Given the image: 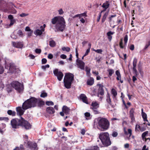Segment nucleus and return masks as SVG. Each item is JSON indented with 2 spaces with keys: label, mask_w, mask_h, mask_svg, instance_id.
Masks as SVG:
<instances>
[{
  "label": "nucleus",
  "mask_w": 150,
  "mask_h": 150,
  "mask_svg": "<svg viewBox=\"0 0 150 150\" xmlns=\"http://www.w3.org/2000/svg\"><path fill=\"white\" fill-rule=\"evenodd\" d=\"M52 23L53 24H56L55 27L57 30L62 31L65 28V21L64 18L62 16L54 17L52 19Z\"/></svg>",
  "instance_id": "f257e3e1"
},
{
  "label": "nucleus",
  "mask_w": 150,
  "mask_h": 150,
  "mask_svg": "<svg viewBox=\"0 0 150 150\" xmlns=\"http://www.w3.org/2000/svg\"><path fill=\"white\" fill-rule=\"evenodd\" d=\"M98 122V128L99 127L102 130L105 131L107 130L109 127L110 123L107 119L105 118L99 117L97 119Z\"/></svg>",
  "instance_id": "f03ea898"
},
{
  "label": "nucleus",
  "mask_w": 150,
  "mask_h": 150,
  "mask_svg": "<svg viewBox=\"0 0 150 150\" xmlns=\"http://www.w3.org/2000/svg\"><path fill=\"white\" fill-rule=\"evenodd\" d=\"M38 100L34 97H32L25 101L22 105V108L23 110H26L36 106Z\"/></svg>",
  "instance_id": "7ed1b4c3"
},
{
  "label": "nucleus",
  "mask_w": 150,
  "mask_h": 150,
  "mask_svg": "<svg viewBox=\"0 0 150 150\" xmlns=\"http://www.w3.org/2000/svg\"><path fill=\"white\" fill-rule=\"evenodd\" d=\"M5 68L8 70L7 73H9L10 74L19 73L20 72V70L19 68H18L15 64L12 62L8 63L6 62Z\"/></svg>",
  "instance_id": "20e7f679"
},
{
  "label": "nucleus",
  "mask_w": 150,
  "mask_h": 150,
  "mask_svg": "<svg viewBox=\"0 0 150 150\" xmlns=\"http://www.w3.org/2000/svg\"><path fill=\"white\" fill-rule=\"evenodd\" d=\"M99 138L104 146H108L110 145L111 142L109 138V134L108 133L106 132L101 133L99 135Z\"/></svg>",
  "instance_id": "39448f33"
},
{
  "label": "nucleus",
  "mask_w": 150,
  "mask_h": 150,
  "mask_svg": "<svg viewBox=\"0 0 150 150\" xmlns=\"http://www.w3.org/2000/svg\"><path fill=\"white\" fill-rule=\"evenodd\" d=\"M74 75L71 73L66 74L64 79V86L67 88H70L71 82L73 79Z\"/></svg>",
  "instance_id": "423d86ee"
},
{
  "label": "nucleus",
  "mask_w": 150,
  "mask_h": 150,
  "mask_svg": "<svg viewBox=\"0 0 150 150\" xmlns=\"http://www.w3.org/2000/svg\"><path fill=\"white\" fill-rule=\"evenodd\" d=\"M11 86L14 88L17 92L21 93L23 92L24 88L23 85L18 81H14L11 83Z\"/></svg>",
  "instance_id": "0eeeda50"
},
{
  "label": "nucleus",
  "mask_w": 150,
  "mask_h": 150,
  "mask_svg": "<svg viewBox=\"0 0 150 150\" xmlns=\"http://www.w3.org/2000/svg\"><path fill=\"white\" fill-rule=\"evenodd\" d=\"M21 119L17 118L13 119L11 122V124L13 128H17L21 126Z\"/></svg>",
  "instance_id": "6e6552de"
},
{
  "label": "nucleus",
  "mask_w": 150,
  "mask_h": 150,
  "mask_svg": "<svg viewBox=\"0 0 150 150\" xmlns=\"http://www.w3.org/2000/svg\"><path fill=\"white\" fill-rule=\"evenodd\" d=\"M21 126L25 129L27 130L31 128V125L22 117L21 118Z\"/></svg>",
  "instance_id": "1a4fd4ad"
},
{
  "label": "nucleus",
  "mask_w": 150,
  "mask_h": 150,
  "mask_svg": "<svg viewBox=\"0 0 150 150\" xmlns=\"http://www.w3.org/2000/svg\"><path fill=\"white\" fill-rule=\"evenodd\" d=\"M87 16L86 12L78 14L75 15L73 17L74 18L79 17L81 22L82 23H84L85 22L86 18Z\"/></svg>",
  "instance_id": "9d476101"
},
{
  "label": "nucleus",
  "mask_w": 150,
  "mask_h": 150,
  "mask_svg": "<svg viewBox=\"0 0 150 150\" xmlns=\"http://www.w3.org/2000/svg\"><path fill=\"white\" fill-rule=\"evenodd\" d=\"M25 144L31 149L37 150L38 149L37 144L36 143H32L30 142L27 141V142H25Z\"/></svg>",
  "instance_id": "9b49d317"
},
{
  "label": "nucleus",
  "mask_w": 150,
  "mask_h": 150,
  "mask_svg": "<svg viewBox=\"0 0 150 150\" xmlns=\"http://www.w3.org/2000/svg\"><path fill=\"white\" fill-rule=\"evenodd\" d=\"M53 73L54 75L57 76L58 79L61 81L64 76L63 74L61 71H59L57 69L54 70Z\"/></svg>",
  "instance_id": "f8f14e48"
},
{
  "label": "nucleus",
  "mask_w": 150,
  "mask_h": 150,
  "mask_svg": "<svg viewBox=\"0 0 150 150\" xmlns=\"http://www.w3.org/2000/svg\"><path fill=\"white\" fill-rule=\"evenodd\" d=\"M76 65L78 67L82 70L84 69L85 63L82 61L77 59L76 60Z\"/></svg>",
  "instance_id": "ddd939ff"
},
{
  "label": "nucleus",
  "mask_w": 150,
  "mask_h": 150,
  "mask_svg": "<svg viewBox=\"0 0 150 150\" xmlns=\"http://www.w3.org/2000/svg\"><path fill=\"white\" fill-rule=\"evenodd\" d=\"M97 86H99V88L98 89V92L97 96L99 97V95L101 96H103L104 94V90L103 89V85L101 84H99L97 85Z\"/></svg>",
  "instance_id": "4468645a"
},
{
  "label": "nucleus",
  "mask_w": 150,
  "mask_h": 150,
  "mask_svg": "<svg viewBox=\"0 0 150 150\" xmlns=\"http://www.w3.org/2000/svg\"><path fill=\"white\" fill-rule=\"evenodd\" d=\"M137 60L136 58H134L133 60V73L135 74L136 76L138 75L137 71L136 69L137 63Z\"/></svg>",
  "instance_id": "2eb2a0df"
},
{
  "label": "nucleus",
  "mask_w": 150,
  "mask_h": 150,
  "mask_svg": "<svg viewBox=\"0 0 150 150\" xmlns=\"http://www.w3.org/2000/svg\"><path fill=\"white\" fill-rule=\"evenodd\" d=\"M12 45L15 47L21 48L23 46V42H12Z\"/></svg>",
  "instance_id": "dca6fc26"
},
{
  "label": "nucleus",
  "mask_w": 150,
  "mask_h": 150,
  "mask_svg": "<svg viewBox=\"0 0 150 150\" xmlns=\"http://www.w3.org/2000/svg\"><path fill=\"white\" fill-rule=\"evenodd\" d=\"M42 28V26L40 27L41 30L40 29H36L34 31V34L37 36L40 35L42 34L43 32L45 30V29L44 28Z\"/></svg>",
  "instance_id": "f3484780"
},
{
  "label": "nucleus",
  "mask_w": 150,
  "mask_h": 150,
  "mask_svg": "<svg viewBox=\"0 0 150 150\" xmlns=\"http://www.w3.org/2000/svg\"><path fill=\"white\" fill-rule=\"evenodd\" d=\"M80 98L83 103L86 104H88L87 97L85 95L83 94H81L80 96Z\"/></svg>",
  "instance_id": "a211bd4d"
},
{
  "label": "nucleus",
  "mask_w": 150,
  "mask_h": 150,
  "mask_svg": "<svg viewBox=\"0 0 150 150\" xmlns=\"http://www.w3.org/2000/svg\"><path fill=\"white\" fill-rule=\"evenodd\" d=\"M16 111L17 112V114L21 116L22 115L24 112V110L22 109L21 107H18L16 108Z\"/></svg>",
  "instance_id": "6ab92c4d"
},
{
  "label": "nucleus",
  "mask_w": 150,
  "mask_h": 150,
  "mask_svg": "<svg viewBox=\"0 0 150 150\" xmlns=\"http://www.w3.org/2000/svg\"><path fill=\"white\" fill-rule=\"evenodd\" d=\"M70 109L67 106H64L62 108V111L66 115L68 114L70 112Z\"/></svg>",
  "instance_id": "aec40b11"
},
{
  "label": "nucleus",
  "mask_w": 150,
  "mask_h": 150,
  "mask_svg": "<svg viewBox=\"0 0 150 150\" xmlns=\"http://www.w3.org/2000/svg\"><path fill=\"white\" fill-rule=\"evenodd\" d=\"M123 129L125 134L126 135L129 134V137L132 134V130L131 129H127V131L126 130L125 127Z\"/></svg>",
  "instance_id": "412c9836"
},
{
  "label": "nucleus",
  "mask_w": 150,
  "mask_h": 150,
  "mask_svg": "<svg viewBox=\"0 0 150 150\" xmlns=\"http://www.w3.org/2000/svg\"><path fill=\"white\" fill-rule=\"evenodd\" d=\"M47 112L50 114H53L54 112V109L51 107H48L46 109Z\"/></svg>",
  "instance_id": "4be33fe9"
},
{
  "label": "nucleus",
  "mask_w": 150,
  "mask_h": 150,
  "mask_svg": "<svg viewBox=\"0 0 150 150\" xmlns=\"http://www.w3.org/2000/svg\"><path fill=\"white\" fill-rule=\"evenodd\" d=\"M94 83V80L93 78H90L87 81V85L90 86L92 85Z\"/></svg>",
  "instance_id": "5701e85b"
},
{
  "label": "nucleus",
  "mask_w": 150,
  "mask_h": 150,
  "mask_svg": "<svg viewBox=\"0 0 150 150\" xmlns=\"http://www.w3.org/2000/svg\"><path fill=\"white\" fill-rule=\"evenodd\" d=\"M110 5L109 2L108 1H106L103 4L102 7L103 8L107 9L109 7Z\"/></svg>",
  "instance_id": "b1692460"
},
{
  "label": "nucleus",
  "mask_w": 150,
  "mask_h": 150,
  "mask_svg": "<svg viewBox=\"0 0 150 150\" xmlns=\"http://www.w3.org/2000/svg\"><path fill=\"white\" fill-rule=\"evenodd\" d=\"M17 35L18 37H23L24 36V35L23 33V32L21 30H18L16 32Z\"/></svg>",
  "instance_id": "393cba45"
},
{
  "label": "nucleus",
  "mask_w": 150,
  "mask_h": 150,
  "mask_svg": "<svg viewBox=\"0 0 150 150\" xmlns=\"http://www.w3.org/2000/svg\"><path fill=\"white\" fill-rule=\"evenodd\" d=\"M114 33V32L111 31H109L107 33V35L108 36V38L110 41H111L112 39L111 35H113Z\"/></svg>",
  "instance_id": "a878e982"
},
{
  "label": "nucleus",
  "mask_w": 150,
  "mask_h": 150,
  "mask_svg": "<svg viewBox=\"0 0 150 150\" xmlns=\"http://www.w3.org/2000/svg\"><path fill=\"white\" fill-rule=\"evenodd\" d=\"M142 116L143 118V119L144 121H148L147 119V116L146 114L144 112H142Z\"/></svg>",
  "instance_id": "bb28decb"
},
{
  "label": "nucleus",
  "mask_w": 150,
  "mask_h": 150,
  "mask_svg": "<svg viewBox=\"0 0 150 150\" xmlns=\"http://www.w3.org/2000/svg\"><path fill=\"white\" fill-rule=\"evenodd\" d=\"M111 93L113 95V98H115L117 95V92L114 88L112 89L111 91Z\"/></svg>",
  "instance_id": "cd10ccee"
},
{
  "label": "nucleus",
  "mask_w": 150,
  "mask_h": 150,
  "mask_svg": "<svg viewBox=\"0 0 150 150\" xmlns=\"http://www.w3.org/2000/svg\"><path fill=\"white\" fill-rule=\"evenodd\" d=\"M108 13V12H106L104 13L102 19V23H103L105 21Z\"/></svg>",
  "instance_id": "c85d7f7f"
},
{
  "label": "nucleus",
  "mask_w": 150,
  "mask_h": 150,
  "mask_svg": "<svg viewBox=\"0 0 150 150\" xmlns=\"http://www.w3.org/2000/svg\"><path fill=\"white\" fill-rule=\"evenodd\" d=\"M148 132L147 131L143 133L142 134V137L143 140L146 141V139L145 138V137L146 135L148 134Z\"/></svg>",
  "instance_id": "c756f323"
},
{
  "label": "nucleus",
  "mask_w": 150,
  "mask_h": 150,
  "mask_svg": "<svg viewBox=\"0 0 150 150\" xmlns=\"http://www.w3.org/2000/svg\"><path fill=\"white\" fill-rule=\"evenodd\" d=\"M13 150H24L23 146L22 144H21L19 147H16Z\"/></svg>",
  "instance_id": "7c9ffc66"
},
{
  "label": "nucleus",
  "mask_w": 150,
  "mask_h": 150,
  "mask_svg": "<svg viewBox=\"0 0 150 150\" xmlns=\"http://www.w3.org/2000/svg\"><path fill=\"white\" fill-rule=\"evenodd\" d=\"M91 105L93 107V108H97L99 107L98 103L96 101L92 102Z\"/></svg>",
  "instance_id": "2f4dec72"
},
{
  "label": "nucleus",
  "mask_w": 150,
  "mask_h": 150,
  "mask_svg": "<svg viewBox=\"0 0 150 150\" xmlns=\"http://www.w3.org/2000/svg\"><path fill=\"white\" fill-rule=\"evenodd\" d=\"M8 114L9 115L15 116L16 115V112L15 111H12L11 110H9L7 111Z\"/></svg>",
  "instance_id": "473e14b6"
},
{
  "label": "nucleus",
  "mask_w": 150,
  "mask_h": 150,
  "mask_svg": "<svg viewBox=\"0 0 150 150\" xmlns=\"http://www.w3.org/2000/svg\"><path fill=\"white\" fill-rule=\"evenodd\" d=\"M107 71L109 73V76H111L114 72V70L111 69H108L107 70Z\"/></svg>",
  "instance_id": "72a5a7b5"
},
{
  "label": "nucleus",
  "mask_w": 150,
  "mask_h": 150,
  "mask_svg": "<svg viewBox=\"0 0 150 150\" xmlns=\"http://www.w3.org/2000/svg\"><path fill=\"white\" fill-rule=\"evenodd\" d=\"M11 37L14 39H16L18 38V36L16 34V32H14L11 34Z\"/></svg>",
  "instance_id": "f704fd0d"
},
{
  "label": "nucleus",
  "mask_w": 150,
  "mask_h": 150,
  "mask_svg": "<svg viewBox=\"0 0 150 150\" xmlns=\"http://www.w3.org/2000/svg\"><path fill=\"white\" fill-rule=\"evenodd\" d=\"M49 45L51 47H54L55 46L56 44L53 40H51L50 41Z\"/></svg>",
  "instance_id": "c9c22d12"
},
{
  "label": "nucleus",
  "mask_w": 150,
  "mask_h": 150,
  "mask_svg": "<svg viewBox=\"0 0 150 150\" xmlns=\"http://www.w3.org/2000/svg\"><path fill=\"white\" fill-rule=\"evenodd\" d=\"M106 101L108 103H109V104H111V99L110 98V95L108 93L107 95Z\"/></svg>",
  "instance_id": "e433bc0d"
},
{
  "label": "nucleus",
  "mask_w": 150,
  "mask_h": 150,
  "mask_svg": "<svg viewBox=\"0 0 150 150\" xmlns=\"http://www.w3.org/2000/svg\"><path fill=\"white\" fill-rule=\"evenodd\" d=\"M141 129V126L139 124H137L135 125V131L136 132H137L140 131Z\"/></svg>",
  "instance_id": "4c0bfd02"
},
{
  "label": "nucleus",
  "mask_w": 150,
  "mask_h": 150,
  "mask_svg": "<svg viewBox=\"0 0 150 150\" xmlns=\"http://www.w3.org/2000/svg\"><path fill=\"white\" fill-rule=\"evenodd\" d=\"M62 50H63V51H66V52H69L70 50V48L69 47H63L62 48Z\"/></svg>",
  "instance_id": "58836bf2"
},
{
  "label": "nucleus",
  "mask_w": 150,
  "mask_h": 150,
  "mask_svg": "<svg viewBox=\"0 0 150 150\" xmlns=\"http://www.w3.org/2000/svg\"><path fill=\"white\" fill-rule=\"evenodd\" d=\"M85 116L86 117V119L87 120H89L90 119V113L88 112H86L85 113Z\"/></svg>",
  "instance_id": "ea45409f"
},
{
  "label": "nucleus",
  "mask_w": 150,
  "mask_h": 150,
  "mask_svg": "<svg viewBox=\"0 0 150 150\" xmlns=\"http://www.w3.org/2000/svg\"><path fill=\"white\" fill-rule=\"evenodd\" d=\"M120 46L121 48H124L125 47V46L126 45H123V42H122V39H121V41L120 42Z\"/></svg>",
  "instance_id": "a19ab883"
},
{
  "label": "nucleus",
  "mask_w": 150,
  "mask_h": 150,
  "mask_svg": "<svg viewBox=\"0 0 150 150\" xmlns=\"http://www.w3.org/2000/svg\"><path fill=\"white\" fill-rule=\"evenodd\" d=\"M116 15L115 14L110 16L108 18V19L109 22H110L111 21L112 18L116 17Z\"/></svg>",
  "instance_id": "79ce46f5"
},
{
  "label": "nucleus",
  "mask_w": 150,
  "mask_h": 150,
  "mask_svg": "<svg viewBox=\"0 0 150 150\" xmlns=\"http://www.w3.org/2000/svg\"><path fill=\"white\" fill-rule=\"evenodd\" d=\"M89 150H99V149L97 146H94L91 147Z\"/></svg>",
  "instance_id": "37998d69"
},
{
  "label": "nucleus",
  "mask_w": 150,
  "mask_h": 150,
  "mask_svg": "<svg viewBox=\"0 0 150 150\" xmlns=\"http://www.w3.org/2000/svg\"><path fill=\"white\" fill-rule=\"evenodd\" d=\"M47 96V93H46L44 91L42 92L41 95H40V96L42 98H45Z\"/></svg>",
  "instance_id": "c03bdc74"
},
{
  "label": "nucleus",
  "mask_w": 150,
  "mask_h": 150,
  "mask_svg": "<svg viewBox=\"0 0 150 150\" xmlns=\"http://www.w3.org/2000/svg\"><path fill=\"white\" fill-rule=\"evenodd\" d=\"M134 110L133 108L130 111V116H134Z\"/></svg>",
  "instance_id": "a18cd8bd"
},
{
  "label": "nucleus",
  "mask_w": 150,
  "mask_h": 150,
  "mask_svg": "<svg viewBox=\"0 0 150 150\" xmlns=\"http://www.w3.org/2000/svg\"><path fill=\"white\" fill-rule=\"evenodd\" d=\"M128 40V35H126L124 37V41L125 42V45H126L127 43Z\"/></svg>",
  "instance_id": "49530a36"
},
{
  "label": "nucleus",
  "mask_w": 150,
  "mask_h": 150,
  "mask_svg": "<svg viewBox=\"0 0 150 150\" xmlns=\"http://www.w3.org/2000/svg\"><path fill=\"white\" fill-rule=\"evenodd\" d=\"M147 127V125H145L144 126L141 127V129H140V131L141 132H143L145 131L146 129V127Z\"/></svg>",
  "instance_id": "de8ad7c7"
},
{
  "label": "nucleus",
  "mask_w": 150,
  "mask_h": 150,
  "mask_svg": "<svg viewBox=\"0 0 150 150\" xmlns=\"http://www.w3.org/2000/svg\"><path fill=\"white\" fill-rule=\"evenodd\" d=\"M46 104L47 105H54V103L52 101H47L46 103Z\"/></svg>",
  "instance_id": "09e8293b"
},
{
  "label": "nucleus",
  "mask_w": 150,
  "mask_h": 150,
  "mask_svg": "<svg viewBox=\"0 0 150 150\" xmlns=\"http://www.w3.org/2000/svg\"><path fill=\"white\" fill-rule=\"evenodd\" d=\"M8 118L6 117H0V120H5L8 121Z\"/></svg>",
  "instance_id": "8fccbe9b"
},
{
  "label": "nucleus",
  "mask_w": 150,
  "mask_h": 150,
  "mask_svg": "<svg viewBox=\"0 0 150 150\" xmlns=\"http://www.w3.org/2000/svg\"><path fill=\"white\" fill-rule=\"evenodd\" d=\"M50 67V66L49 64H47L45 66H42V68L44 69L45 70L46 68H49Z\"/></svg>",
  "instance_id": "3c124183"
},
{
  "label": "nucleus",
  "mask_w": 150,
  "mask_h": 150,
  "mask_svg": "<svg viewBox=\"0 0 150 150\" xmlns=\"http://www.w3.org/2000/svg\"><path fill=\"white\" fill-rule=\"evenodd\" d=\"M59 14L60 15H62L64 13V11L62 8H60L58 10Z\"/></svg>",
  "instance_id": "603ef678"
},
{
  "label": "nucleus",
  "mask_w": 150,
  "mask_h": 150,
  "mask_svg": "<svg viewBox=\"0 0 150 150\" xmlns=\"http://www.w3.org/2000/svg\"><path fill=\"white\" fill-rule=\"evenodd\" d=\"M10 21V24H9V26H11L15 22V20H11V21Z\"/></svg>",
  "instance_id": "864d4df0"
},
{
  "label": "nucleus",
  "mask_w": 150,
  "mask_h": 150,
  "mask_svg": "<svg viewBox=\"0 0 150 150\" xmlns=\"http://www.w3.org/2000/svg\"><path fill=\"white\" fill-rule=\"evenodd\" d=\"M4 71V69L3 67L0 65V74H2Z\"/></svg>",
  "instance_id": "5fc2aeb1"
},
{
  "label": "nucleus",
  "mask_w": 150,
  "mask_h": 150,
  "mask_svg": "<svg viewBox=\"0 0 150 150\" xmlns=\"http://www.w3.org/2000/svg\"><path fill=\"white\" fill-rule=\"evenodd\" d=\"M93 110V111L95 114L98 113V112L97 110V108H92Z\"/></svg>",
  "instance_id": "6e6d98bb"
},
{
  "label": "nucleus",
  "mask_w": 150,
  "mask_h": 150,
  "mask_svg": "<svg viewBox=\"0 0 150 150\" xmlns=\"http://www.w3.org/2000/svg\"><path fill=\"white\" fill-rule=\"evenodd\" d=\"M93 50L98 53L100 54H101L103 51L101 49H98L97 50Z\"/></svg>",
  "instance_id": "4d7b16f0"
},
{
  "label": "nucleus",
  "mask_w": 150,
  "mask_h": 150,
  "mask_svg": "<svg viewBox=\"0 0 150 150\" xmlns=\"http://www.w3.org/2000/svg\"><path fill=\"white\" fill-rule=\"evenodd\" d=\"M90 48H89L88 49H87L86 51V53L84 55V56H86L87 55L88 53L90 52Z\"/></svg>",
  "instance_id": "13d9d810"
},
{
  "label": "nucleus",
  "mask_w": 150,
  "mask_h": 150,
  "mask_svg": "<svg viewBox=\"0 0 150 150\" xmlns=\"http://www.w3.org/2000/svg\"><path fill=\"white\" fill-rule=\"evenodd\" d=\"M41 50L40 49H36L35 50V52L37 54H40L41 52Z\"/></svg>",
  "instance_id": "bf43d9fd"
},
{
  "label": "nucleus",
  "mask_w": 150,
  "mask_h": 150,
  "mask_svg": "<svg viewBox=\"0 0 150 150\" xmlns=\"http://www.w3.org/2000/svg\"><path fill=\"white\" fill-rule=\"evenodd\" d=\"M8 18L10 20V21H11V20H14L13 19V16L11 15H10L9 16H8Z\"/></svg>",
  "instance_id": "052dcab7"
},
{
  "label": "nucleus",
  "mask_w": 150,
  "mask_h": 150,
  "mask_svg": "<svg viewBox=\"0 0 150 150\" xmlns=\"http://www.w3.org/2000/svg\"><path fill=\"white\" fill-rule=\"evenodd\" d=\"M60 57L62 59H66L67 56L66 55L64 54H62L60 55Z\"/></svg>",
  "instance_id": "680f3d73"
},
{
  "label": "nucleus",
  "mask_w": 150,
  "mask_h": 150,
  "mask_svg": "<svg viewBox=\"0 0 150 150\" xmlns=\"http://www.w3.org/2000/svg\"><path fill=\"white\" fill-rule=\"evenodd\" d=\"M33 33V30H31V31H29L27 34V36L28 37H30V36H31L32 35Z\"/></svg>",
  "instance_id": "e2e57ef3"
},
{
  "label": "nucleus",
  "mask_w": 150,
  "mask_h": 150,
  "mask_svg": "<svg viewBox=\"0 0 150 150\" xmlns=\"http://www.w3.org/2000/svg\"><path fill=\"white\" fill-rule=\"evenodd\" d=\"M47 62V59L45 58L42 59V64H45Z\"/></svg>",
  "instance_id": "0e129e2a"
},
{
  "label": "nucleus",
  "mask_w": 150,
  "mask_h": 150,
  "mask_svg": "<svg viewBox=\"0 0 150 150\" xmlns=\"http://www.w3.org/2000/svg\"><path fill=\"white\" fill-rule=\"evenodd\" d=\"M28 15V14L23 13L20 15V16L21 17H24Z\"/></svg>",
  "instance_id": "69168bd1"
},
{
  "label": "nucleus",
  "mask_w": 150,
  "mask_h": 150,
  "mask_svg": "<svg viewBox=\"0 0 150 150\" xmlns=\"http://www.w3.org/2000/svg\"><path fill=\"white\" fill-rule=\"evenodd\" d=\"M25 31L29 32L31 31V29L30 28V27L28 26L26 27L25 29Z\"/></svg>",
  "instance_id": "338daca9"
},
{
  "label": "nucleus",
  "mask_w": 150,
  "mask_h": 150,
  "mask_svg": "<svg viewBox=\"0 0 150 150\" xmlns=\"http://www.w3.org/2000/svg\"><path fill=\"white\" fill-rule=\"evenodd\" d=\"M85 70L86 72L88 71L90 72L91 69L87 66H86L85 67Z\"/></svg>",
  "instance_id": "774afa93"
}]
</instances>
